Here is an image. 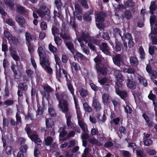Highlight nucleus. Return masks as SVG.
<instances>
[{
	"label": "nucleus",
	"instance_id": "obj_1",
	"mask_svg": "<svg viewBox=\"0 0 157 157\" xmlns=\"http://www.w3.org/2000/svg\"><path fill=\"white\" fill-rule=\"evenodd\" d=\"M80 37H78V40L80 44V46L83 52L87 55L89 54V50L86 48H85L86 46L83 43V41L85 44L89 43L88 46L93 51L95 50V46L93 44L96 45L98 44V41L96 39L92 38L90 36L88 33L85 31H82L80 33Z\"/></svg>",
	"mask_w": 157,
	"mask_h": 157
},
{
	"label": "nucleus",
	"instance_id": "obj_2",
	"mask_svg": "<svg viewBox=\"0 0 157 157\" xmlns=\"http://www.w3.org/2000/svg\"><path fill=\"white\" fill-rule=\"evenodd\" d=\"M37 52L40 57V63L43 68L48 73H51L52 69L49 67L50 63L48 60L46 58L45 52L43 47L39 46Z\"/></svg>",
	"mask_w": 157,
	"mask_h": 157
},
{
	"label": "nucleus",
	"instance_id": "obj_3",
	"mask_svg": "<svg viewBox=\"0 0 157 157\" xmlns=\"http://www.w3.org/2000/svg\"><path fill=\"white\" fill-rule=\"evenodd\" d=\"M56 96L59 101V107L62 112L65 113V116L67 114H71V113L69 111L68 102L66 100L64 99L67 98V95L63 92L59 94H56Z\"/></svg>",
	"mask_w": 157,
	"mask_h": 157
},
{
	"label": "nucleus",
	"instance_id": "obj_4",
	"mask_svg": "<svg viewBox=\"0 0 157 157\" xmlns=\"http://www.w3.org/2000/svg\"><path fill=\"white\" fill-rule=\"evenodd\" d=\"M61 31L62 32L60 33L61 37H62L64 40L65 42H66V45L67 46L68 49L74 55L75 51L73 44L71 42H66V41L69 40L70 38L69 34L67 32L64 30H64L62 29Z\"/></svg>",
	"mask_w": 157,
	"mask_h": 157
},
{
	"label": "nucleus",
	"instance_id": "obj_5",
	"mask_svg": "<svg viewBox=\"0 0 157 157\" xmlns=\"http://www.w3.org/2000/svg\"><path fill=\"white\" fill-rule=\"evenodd\" d=\"M94 60L96 63V69L98 73L105 75L107 74V68L101 63H99L101 61V56H97L94 59Z\"/></svg>",
	"mask_w": 157,
	"mask_h": 157
},
{
	"label": "nucleus",
	"instance_id": "obj_6",
	"mask_svg": "<svg viewBox=\"0 0 157 157\" xmlns=\"http://www.w3.org/2000/svg\"><path fill=\"white\" fill-rule=\"evenodd\" d=\"M80 117H78L77 115L78 124L81 128L82 130L84 132V133L82 134L81 136V138L82 140H86L87 139L89 138V135L86 132L87 130V125L83 121V120L82 118V114L80 111Z\"/></svg>",
	"mask_w": 157,
	"mask_h": 157
},
{
	"label": "nucleus",
	"instance_id": "obj_7",
	"mask_svg": "<svg viewBox=\"0 0 157 157\" xmlns=\"http://www.w3.org/2000/svg\"><path fill=\"white\" fill-rule=\"evenodd\" d=\"M25 130L29 137L32 141H34L36 144L38 145H40L41 141L40 139L38 137L37 133L32 131L29 128L27 127L25 128Z\"/></svg>",
	"mask_w": 157,
	"mask_h": 157
},
{
	"label": "nucleus",
	"instance_id": "obj_8",
	"mask_svg": "<svg viewBox=\"0 0 157 157\" xmlns=\"http://www.w3.org/2000/svg\"><path fill=\"white\" fill-rule=\"evenodd\" d=\"M53 120L50 118H48L46 120V125L47 129L45 131V135L47 133L51 136H53L55 135L54 128L52 127L53 125Z\"/></svg>",
	"mask_w": 157,
	"mask_h": 157
},
{
	"label": "nucleus",
	"instance_id": "obj_9",
	"mask_svg": "<svg viewBox=\"0 0 157 157\" xmlns=\"http://www.w3.org/2000/svg\"><path fill=\"white\" fill-rule=\"evenodd\" d=\"M67 85L68 90L70 91L71 93L72 94L74 98L75 107L76 110L77 115L78 116V117H79L80 116V108L78 105V103L75 97V95L74 94V89L71 84L70 83H68L67 84Z\"/></svg>",
	"mask_w": 157,
	"mask_h": 157
},
{
	"label": "nucleus",
	"instance_id": "obj_10",
	"mask_svg": "<svg viewBox=\"0 0 157 157\" xmlns=\"http://www.w3.org/2000/svg\"><path fill=\"white\" fill-rule=\"evenodd\" d=\"M96 24L98 28L101 27V23L104 21L106 14L103 12H95Z\"/></svg>",
	"mask_w": 157,
	"mask_h": 157
},
{
	"label": "nucleus",
	"instance_id": "obj_11",
	"mask_svg": "<svg viewBox=\"0 0 157 157\" xmlns=\"http://www.w3.org/2000/svg\"><path fill=\"white\" fill-rule=\"evenodd\" d=\"M119 72V71L116 70L114 71L115 74V84L116 86L119 88H121L122 86V82L124 80V76Z\"/></svg>",
	"mask_w": 157,
	"mask_h": 157
},
{
	"label": "nucleus",
	"instance_id": "obj_12",
	"mask_svg": "<svg viewBox=\"0 0 157 157\" xmlns=\"http://www.w3.org/2000/svg\"><path fill=\"white\" fill-rule=\"evenodd\" d=\"M72 117V114L68 115L67 114L65 116L67 120V124L69 128L74 129L76 132L78 133L80 132V130L78 128H77L75 125L71 121V118Z\"/></svg>",
	"mask_w": 157,
	"mask_h": 157
},
{
	"label": "nucleus",
	"instance_id": "obj_13",
	"mask_svg": "<svg viewBox=\"0 0 157 157\" xmlns=\"http://www.w3.org/2000/svg\"><path fill=\"white\" fill-rule=\"evenodd\" d=\"M32 9L33 11L36 10L38 14L42 17L44 16L46 14L48 13L49 11L48 8L44 6H40L39 10H36V8L33 7L32 8Z\"/></svg>",
	"mask_w": 157,
	"mask_h": 157
},
{
	"label": "nucleus",
	"instance_id": "obj_14",
	"mask_svg": "<svg viewBox=\"0 0 157 157\" xmlns=\"http://www.w3.org/2000/svg\"><path fill=\"white\" fill-rule=\"evenodd\" d=\"M92 105L97 111H99L101 109V104L98 100V97L96 95L93 98Z\"/></svg>",
	"mask_w": 157,
	"mask_h": 157
},
{
	"label": "nucleus",
	"instance_id": "obj_15",
	"mask_svg": "<svg viewBox=\"0 0 157 157\" xmlns=\"http://www.w3.org/2000/svg\"><path fill=\"white\" fill-rule=\"evenodd\" d=\"M15 20L21 27H23L25 24V21L24 17L19 15H17L15 17Z\"/></svg>",
	"mask_w": 157,
	"mask_h": 157
},
{
	"label": "nucleus",
	"instance_id": "obj_16",
	"mask_svg": "<svg viewBox=\"0 0 157 157\" xmlns=\"http://www.w3.org/2000/svg\"><path fill=\"white\" fill-rule=\"evenodd\" d=\"M100 48L104 53L107 55H111V54L109 52V49L106 43H102L100 46Z\"/></svg>",
	"mask_w": 157,
	"mask_h": 157
},
{
	"label": "nucleus",
	"instance_id": "obj_17",
	"mask_svg": "<svg viewBox=\"0 0 157 157\" xmlns=\"http://www.w3.org/2000/svg\"><path fill=\"white\" fill-rule=\"evenodd\" d=\"M98 82L101 85H104L103 87L106 90H108L109 85L107 84H105V85H104L106 83L107 81V78L105 77H101V76H100V75H99L98 76Z\"/></svg>",
	"mask_w": 157,
	"mask_h": 157
},
{
	"label": "nucleus",
	"instance_id": "obj_18",
	"mask_svg": "<svg viewBox=\"0 0 157 157\" xmlns=\"http://www.w3.org/2000/svg\"><path fill=\"white\" fill-rule=\"evenodd\" d=\"M116 93L119 95L121 97L124 99L126 98L127 96V93L124 91H121L120 89L118 88L116 86H115Z\"/></svg>",
	"mask_w": 157,
	"mask_h": 157
},
{
	"label": "nucleus",
	"instance_id": "obj_19",
	"mask_svg": "<svg viewBox=\"0 0 157 157\" xmlns=\"http://www.w3.org/2000/svg\"><path fill=\"white\" fill-rule=\"evenodd\" d=\"M124 30L122 29L120 30L118 28H116L114 29V35L115 38H118V37L121 38L123 34L124 33Z\"/></svg>",
	"mask_w": 157,
	"mask_h": 157
},
{
	"label": "nucleus",
	"instance_id": "obj_20",
	"mask_svg": "<svg viewBox=\"0 0 157 157\" xmlns=\"http://www.w3.org/2000/svg\"><path fill=\"white\" fill-rule=\"evenodd\" d=\"M151 40L153 43L155 44H157V29L151 30Z\"/></svg>",
	"mask_w": 157,
	"mask_h": 157
},
{
	"label": "nucleus",
	"instance_id": "obj_21",
	"mask_svg": "<svg viewBox=\"0 0 157 157\" xmlns=\"http://www.w3.org/2000/svg\"><path fill=\"white\" fill-rule=\"evenodd\" d=\"M113 60L115 64L118 66L121 65V62L122 60V56L121 54L116 55L114 57H113Z\"/></svg>",
	"mask_w": 157,
	"mask_h": 157
},
{
	"label": "nucleus",
	"instance_id": "obj_22",
	"mask_svg": "<svg viewBox=\"0 0 157 157\" xmlns=\"http://www.w3.org/2000/svg\"><path fill=\"white\" fill-rule=\"evenodd\" d=\"M102 99L104 104L109 103L111 100L110 97L106 93H104L102 95Z\"/></svg>",
	"mask_w": 157,
	"mask_h": 157
},
{
	"label": "nucleus",
	"instance_id": "obj_23",
	"mask_svg": "<svg viewBox=\"0 0 157 157\" xmlns=\"http://www.w3.org/2000/svg\"><path fill=\"white\" fill-rule=\"evenodd\" d=\"M132 38L131 35L129 33H126L124 30V33L122 34L121 38L123 42H125V40H129Z\"/></svg>",
	"mask_w": 157,
	"mask_h": 157
},
{
	"label": "nucleus",
	"instance_id": "obj_24",
	"mask_svg": "<svg viewBox=\"0 0 157 157\" xmlns=\"http://www.w3.org/2000/svg\"><path fill=\"white\" fill-rule=\"evenodd\" d=\"M123 17L127 20H130L132 19V15L129 10H127L124 12Z\"/></svg>",
	"mask_w": 157,
	"mask_h": 157
},
{
	"label": "nucleus",
	"instance_id": "obj_25",
	"mask_svg": "<svg viewBox=\"0 0 157 157\" xmlns=\"http://www.w3.org/2000/svg\"><path fill=\"white\" fill-rule=\"evenodd\" d=\"M26 39L28 43H30L32 40H36V37L34 36V38L30 33L28 32H26L25 33Z\"/></svg>",
	"mask_w": 157,
	"mask_h": 157
},
{
	"label": "nucleus",
	"instance_id": "obj_26",
	"mask_svg": "<svg viewBox=\"0 0 157 157\" xmlns=\"http://www.w3.org/2000/svg\"><path fill=\"white\" fill-rule=\"evenodd\" d=\"M156 18V17L155 16L152 15L150 17V22L151 30H153L152 25H153L155 23V25L157 27V20L155 21Z\"/></svg>",
	"mask_w": 157,
	"mask_h": 157
},
{
	"label": "nucleus",
	"instance_id": "obj_27",
	"mask_svg": "<svg viewBox=\"0 0 157 157\" xmlns=\"http://www.w3.org/2000/svg\"><path fill=\"white\" fill-rule=\"evenodd\" d=\"M59 136L61 138L63 137L67 134V132L65 131V127H60L59 130Z\"/></svg>",
	"mask_w": 157,
	"mask_h": 157
},
{
	"label": "nucleus",
	"instance_id": "obj_28",
	"mask_svg": "<svg viewBox=\"0 0 157 157\" xmlns=\"http://www.w3.org/2000/svg\"><path fill=\"white\" fill-rule=\"evenodd\" d=\"M36 113V117L38 119L40 118L43 113V108L41 107L38 106V109Z\"/></svg>",
	"mask_w": 157,
	"mask_h": 157
},
{
	"label": "nucleus",
	"instance_id": "obj_29",
	"mask_svg": "<svg viewBox=\"0 0 157 157\" xmlns=\"http://www.w3.org/2000/svg\"><path fill=\"white\" fill-rule=\"evenodd\" d=\"M130 62L131 64L133 66H137L138 64V60L135 56H132L130 58Z\"/></svg>",
	"mask_w": 157,
	"mask_h": 157
},
{
	"label": "nucleus",
	"instance_id": "obj_30",
	"mask_svg": "<svg viewBox=\"0 0 157 157\" xmlns=\"http://www.w3.org/2000/svg\"><path fill=\"white\" fill-rule=\"evenodd\" d=\"M89 149L88 148H86L83 153L82 154V157H93L92 155L89 152Z\"/></svg>",
	"mask_w": 157,
	"mask_h": 157
},
{
	"label": "nucleus",
	"instance_id": "obj_31",
	"mask_svg": "<svg viewBox=\"0 0 157 157\" xmlns=\"http://www.w3.org/2000/svg\"><path fill=\"white\" fill-rule=\"evenodd\" d=\"M127 81L128 83L127 84V86L128 87L131 89H135L136 86V85L135 83L130 81L129 79H128Z\"/></svg>",
	"mask_w": 157,
	"mask_h": 157
},
{
	"label": "nucleus",
	"instance_id": "obj_32",
	"mask_svg": "<svg viewBox=\"0 0 157 157\" xmlns=\"http://www.w3.org/2000/svg\"><path fill=\"white\" fill-rule=\"evenodd\" d=\"M83 106L85 111L87 112H91L92 110V108L86 102L83 104Z\"/></svg>",
	"mask_w": 157,
	"mask_h": 157
},
{
	"label": "nucleus",
	"instance_id": "obj_33",
	"mask_svg": "<svg viewBox=\"0 0 157 157\" xmlns=\"http://www.w3.org/2000/svg\"><path fill=\"white\" fill-rule=\"evenodd\" d=\"M48 134V133H47L46 135H45V141L46 145H50L52 143L53 140L52 138L50 136H47V138H46V136L47 135H49Z\"/></svg>",
	"mask_w": 157,
	"mask_h": 157
},
{
	"label": "nucleus",
	"instance_id": "obj_34",
	"mask_svg": "<svg viewBox=\"0 0 157 157\" xmlns=\"http://www.w3.org/2000/svg\"><path fill=\"white\" fill-rule=\"evenodd\" d=\"M149 52L151 55H153L154 53H157V48L155 46H149Z\"/></svg>",
	"mask_w": 157,
	"mask_h": 157
},
{
	"label": "nucleus",
	"instance_id": "obj_35",
	"mask_svg": "<svg viewBox=\"0 0 157 157\" xmlns=\"http://www.w3.org/2000/svg\"><path fill=\"white\" fill-rule=\"evenodd\" d=\"M138 79L140 83L143 84L144 86H146L147 85V81L143 77L140 76V77H138Z\"/></svg>",
	"mask_w": 157,
	"mask_h": 157
},
{
	"label": "nucleus",
	"instance_id": "obj_36",
	"mask_svg": "<svg viewBox=\"0 0 157 157\" xmlns=\"http://www.w3.org/2000/svg\"><path fill=\"white\" fill-rule=\"evenodd\" d=\"M101 115L99 114H98L96 116V118L98 119L99 123H103L105 122L106 120V117L105 115L104 114L101 117V119H100L99 117Z\"/></svg>",
	"mask_w": 157,
	"mask_h": 157
},
{
	"label": "nucleus",
	"instance_id": "obj_37",
	"mask_svg": "<svg viewBox=\"0 0 157 157\" xmlns=\"http://www.w3.org/2000/svg\"><path fill=\"white\" fill-rule=\"evenodd\" d=\"M139 53L141 59H144L145 58V54L144 50L142 47L139 48Z\"/></svg>",
	"mask_w": 157,
	"mask_h": 157
},
{
	"label": "nucleus",
	"instance_id": "obj_38",
	"mask_svg": "<svg viewBox=\"0 0 157 157\" xmlns=\"http://www.w3.org/2000/svg\"><path fill=\"white\" fill-rule=\"evenodd\" d=\"M156 8V6L155 4V2H151L150 7V13L151 14H152L153 13V11L155 10Z\"/></svg>",
	"mask_w": 157,
	"mask_h": 157
},
{
	"label": "nucleus",
	"instance_id": "obj_39",
	"mask_svg": "<svg viewBox=\"0 0 157 157\" xmlns=\"http://www.w3.org/2000/svg\"><path fill=\"white\" fill-rule=\"evenodd\" d=\"M122 71L125 73H128L130 74H133L135 72L134 70L131 68H124Z\"/></svg>",
	"mask_w": 157,
	"mask_h": 157
},
{
	"label": "nucleus",
	"instance_id": "obj_40",
	"mask_svg": "<svg viewBox=\"0 0 157 157\" xmlns=\"http://www.w3.org/2000/svg\"><path fill=\"white\" fill-rule=\"evenodd\" d=\"M17 11L19 13H23L26 12V10L23 6L17 5Z\"/></svg>",
	"mask_w": 157,
	"mask_h": 157
},
{
	"label": "nucleus",
	"instance_id": "obj_41",
	"mask_svg": "<svg viewBox=\"0 0 157 157\" xmlns=\"http://www.w3.org/2000/svg\"><path fill=\"white\" fill-rule=\"evenodd\" d=\"M74 55L79 58L81 59L85 60L86 59V57L85 56L81 53L77 51L75 52Z\"/></svg>",
	"mask_w": 157,
	"mask_h": 157
},
{
	"label": "nucleus",
	"instance_id": "obj_42",
	"mask_svg": "<svg viewBox=\"0 0 157 157\" xmlns=\"http://www.w3.org/2000/svg\"><path fill=\"white\" fill-rule=\"evenodd\" d=\"M90 142L93 144H95L96 145L100 146L101 144L97 140L91 138L90 140Z\"/></svg>",
	"mask_w": 157,
	"mask_h": 157
},
{
	"label": "nucleus",
	"instance_id": "obj_43",
	"mask_svg": "<svg viewBox=\"0 0 157 157\" xmlns=\"http://www.w3.org/2000/svg\"><path fill=\"white\" fill-rule=\"evenodd\" d=\"M71 67L72 70L74 69L75 71H78L80 69L79 67L75 62H72L71 63Z\"/></svg>",
	"mask_w": 157,
	"mask_h": 157
},
{
	"label": "nucleus",
	"instance_id": "obj_44",
	"mask_svg": "<svg viewBox=\"0 0 157 157\" xmlns=\"http://www.w3.org/2000/svg\"><path fill=\"white\" fill-rule=\"evenodd\" d=\"M79 92L80 95L82 97H85L88 94V92L87 90L83 88L79 90Z\"/></svg>",
	"mask_w": 157,
	"mask_h": 157
},
{
	"label": "nucleus",
	"instance_id": "obj_45",
	"mask_svg": "<svg viewBox=\"0 0 157 157\" xmlns=\"http://www.w3.org/2000/svg\"><path fill=\"white\" fill-rule=\"evenodd\" d=\"M19 88L22 90H26L28 88L27 84L25 83H21L19 85Z\"/></svg>",
	"mask_w": 157,
	"mask_h": 157
},
{
	"label": "nucleus",
	"instance_id": "obj_46",
	"mask_svg": "<svg viewBox=\"0 0 157 157\" xmlns=\"http://www.w3.org/2000/svg\"><path fill=\"white\" fill-rule=\"evenodd\" d=\"M75 11L74 12L79 13H82V12L81 6L78 4H76L75 5Z\"/></svg>",
	"mask_w": 157,
	"mask_h": 157
},
{
	"label": "nucleus",
	"instance_id": "obj_47",
	"mask_svg": "<svg viewBox=\"0 0 157 157\" xmlns=\"http://www.w3.org/2000/svg\"><path fill=\"white\" fill-rule=\"evenodd\" d=\"M124 110L126 113L127 114H130L132 112V110L131 108L128 105H127L126 106H124Z\"/></svg>",
	"mask_w": 157,
	"mask_h": 157
},
{
	"label": "nucleus",
	"instance_id": "obj_48",
	"mask_svg": "<svg viewBox=\"0 0 157 157\" xmlns=\"http://www.w3.org/2000/svg\"><path fill=\"white\" fill-rule=\"evenodd\" d=\"M13 148L11 146H8L5 148V151L7 154H10L13 151Z\"/></svg>",
	"mask_w": 157,
	"mask_h": 157
},
{
	"label": "nucleus",
	"instance_id": "obj_49",
	"mask_svg": "<svg viewBox=\"0 0 157 157\" xmlns=\"http://www.w3.org/2000/svg\"><path fill=\"white\" fill-rule=\"evenodd\" d=\"M67 147L71 148L73 147L75 144V141L74 140H69L67 142Z\"/></svg>",
	"mask_w": 157,
	"mask_h": 157
},
{
	"label": "nucleus",
	"instance_id": "obj_50",
	"mask_svg": "<svg viewBox=\"0 0 157 157\" xmlns=\"http://www.w3.org/2000/svg\"><path fill=\"white\" fill-rule=\"evenodd\" d=\"M54 40L56 44L57 45H59L62 42V40L60 39L59 36H55Z\"/></svg>",
	"mask_w": 157,
	"mask_h": 157
},
{
	"label": "nucleus",
	"instance_id": "obj_51",
	"mask_svg": "<svg viewBox=\"0 0 157 157\" xmlns=\"http://www.w3.org/2000/svg\"><path fill=\"white\" fill-rule=\"evenodd\" d=\"M121 43L119 42H116V45L114 49L117 51H120L121 50Z\"/></svg>",
	"mask_w": 157,
	"mask_h": 157
},
{
	"label": "nucleus",
	"instance_id": "obj_52",
	"mask_svg": "<svg viewBox=\"0 0 157 157\" xmlns=\"http://www.w3.org/2000/svg\"><path fill=\"white\" fill-rule=\"evenodd\" d=\"M55 3L58 9H60L62 6L61 0H55Z\"/></svg>",
	"mask_w": 157,
	"mask_h": 157
},
{
	"label": "nucleus",
	"instance_id": "obj_53",
	"mask_svg": "<svg viewBox=\"0 0 157 157\" xmlns=\"http://www.w3.org/2000/svg\"><path fill=\"white\" fill-rule=\"evenodd\" d=\"M6 22L7 24L11 26H13L14 25L15 22L11 18H7L6 20Z\"/></svg>",
	"mask_w": 157,
	"mask_h": 157
},
{
	"label": "nucleus",
	"instance_id": "obj_54",
	"mask_svg": "<svg viewBox=\"0 0 157 157\" xmlns=\"http://www.w3.org/2000/svg\"><path fill=\"white\" fill-rule=\"evenodd\" d=\"M150 75L151 76V79L153 80L155 79L157 77V74L155 71H152L150 73Z\"/></svg>",
	"mask_w": 157,
	"mask_h": 157
},
{
	"label": "nucleus",
	"instance_id": "obj_55",
	"mask_svg": "<svg viewBox=\"0 0 157 157\" xmlns=\"http://www.w3.org/2000/svg\"><path fill=\"white\" fill-rule=\"evenodd\" d=\"M44 90L47 93L52 92L53 89L48 85L44 86L43 87Z\"/></svg>",
	"mask_w": 157,
	"mask_h": 157
},
{
	"label": "nucleus",
	"instance_id": "obj_56",
	"mask_svg": "<svg viewBox=\"0 0 157 157\" xmlns=\"http://www.w3.org/2000/svg\"><path fill=\"white\" fill-rule=\"evenodd\" d=\"M4 36L8 40L9 38H10V36H12L10 33L8 32L7 29H5L4 32Z\"/></svg>",
	"mask_w": 157,
	"mask_h": 157
},
{
	"label": "nucleus",
	"instance_id": "obj_57",
	"mask_svg": "<svg viewBox=\"0 0 157 157\" xmlns=\"http://www.w3.org/2000/svg\"><path fill=\"white\" fill-rule=\"evenodd\" d=\"M12 0H5V2L6 4L10 7H13L14 4L12 2Z\"/></svg>",
	"mask_w": 157,
	"mask_h": 157
},
{
	"label": "nucleus",
	"instance_id": "obj_58",
	"mask_svg": "<svg viewBox=\"0 0 157 157\" xmlns=\"http://www.w3.org/2000/svg\"><path fill=\"white\" fill-rule=\"evenodd\" d=\"M48 112L50 115L52 117H54L56 116V113L55 110L52 108H49Z\"/></svg>",
	"mask_w": 157,
	"mask_h": 157
},
{
	"label": "nucleus",
	"instance_id": "obj_59",
	"mask_svg": "<svg viewBox=\"0 0 157 157\" xmlns=\"http://www.w3.org/2000/svg\"><path fill=\"white\" fill-rule=\"evenodd\" d=\"M87 0H80V3L82 6L84 8L87 9L88 6L87 3Z\"/></svg>",
	"mask_w": 157,
	"mask_h": 157
},
{
	"label": "nucleus",
	"instance_id": "obj_60",
	"mask_svg": "<svg viewBox=\"0 0 157 157\" xmlns=\"http://www.w3.org/2000/svg\"><path fill=\"white\" fill-rule=\"evenodd\" d=\"M7 44V42L6 41H3L2 44V50L3 52H6L8 49Z\"/></svg>",
	"mask_w": 157,
	"mask_h": 157
},
{
	"label": "nucleus",
	"instance_id": "obj_61",
	"mask_svg": "<svg viewBox=\"0 0 157 157\" xmlns=\"http://www.w3.org/2000/svg\"><path fill=\"white\" fill-rule=\"evenodd\" d=\"M40 27L41 29L43 30H46L47 28V25L46 23L44 21L41 22L40 25Z\"/></svg>",
	"mask_w": 157,
	"mask_h": 157
},
{
	"label": "nucleus",
	"instance_id": "obj_62",
	"mask_svg": "<svg viewBox=\"0 0 157 157\" xmlns=\"http://www.w3.org/2000/svg\"><path fill=\"white\" fill-rule=\"evenodd\" d=\"M49 50L52 52L54 54L56 52V48L54 46L52 45L51 44H50L49 45Z\"/></svg>",
	"mask_w": 157,
	"mask_h": 157
},
{
	"label": "nucleus",
	"instance_id": "obj_63",
	"mask_svg": "<svg viewBox=\"0 0 157 157\" xmlns=\"http://www.w3.org/2000/svg\"><path fill=\"white\" fill-rule=\"evenodd\" d=\"M81 14L79 13H77L76 12H74V13L75 17L77 18L79 20H81L82 19V16L80 15Z\"/></svg>",
	"mask_w": 157,
	"mask_h": 157
},
{
	"label": "nucleus",
	"instance_id": "obj_64",
	"mask_svg": "<svg viewBox=\"0 0 157 157\" xmlns=\"http://www.w3.org/2000/svg\"><path fill=\"white\" fill-rule=\"evenodd\" d=\"M144 143L145 145L148 146L152 144V141L151 139H147L145 140L144 141Z\"/></svg>",
	"mask_w": 157,
	"mask_h": 157
}]
</instances>
